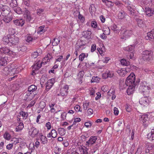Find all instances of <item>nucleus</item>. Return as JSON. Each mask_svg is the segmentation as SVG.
<instances>
[{
    "instance_id": "1",
    "label": "nucleus",
    "mask_w": 154,
    "mask_h": 154,
    "mask_svg": "<svg viewBox=\"0 0 154 154\" xmlns=\"http://www.w3.org/2000/svg\"><path fill=\"white\" fill-rule=\"evenodd\" d=\"M3 41L5 45L8 44L10 46L16 45L18 43L19 39L14 35H7L3 38Z\"/></svg>"
},
{
    "instance_id": "2",
    "label": "nucleus",
    "mask_w": 154,
    "mask_h": 154,
    "mask_svg": "<svg viewBox=\"0 0 154 154\" xmlns=\"http://www.w3.org/2000/svg\"><path fill=\"white\" fill-rule=\"evenodd\" d=\"M4 54L8 55L12 57H14L17 55L16 53L7 47L0 48V54Z\"/></svg>"
},
{
    "instance_id": "3",
    "label": "nucleus",
    "mask_w": 154,
    "mask_h": 154,
    "mask_svg": "<svg viewBox=\"0 0 154 154\" xmlns=\"http://www.w3.org/2000/svg\"><path fill=\"white\" fill-rule=\"evenodd\" d=\"M135 76L133 73H131L127 77L125 82L126 85H135Z\"/></svg>"
},
{
    "instance_id": "4",
    "label": "nucleus",
    "mask_w": 154,
    "mask_h": 154,
    "mask_svg": "<svg viewBox=\"0 0 154 154\" xmlns=\"http://www.w3.org/2000/svg\"><path fill=\"white\" fill-rule=\"evenodd\" d=\"M150 87L149 86V85L145 81L141 82L139 87V91L141 93H145L148 94L149 90L150 89Z\"/></svg>"
},
{
    "instance_id": "5",
    "label": "nucleus",
    "mask_w": 154,
    "mask_h": 154,
    "mask_svg": "<svg viewBox=\"0 0 154 154\" xmlns=\"http://www.w3.org/2000/svg\"><path fill=\"white\" fill-rule=\"evenodd\" d=\"M134 46L132 45L124 48V50L129 51L128 54L127 55V57L128 59H131L133 58L134 56Z\"/></svg>"
},
{
    "instance_id": "6",
    "label": "nucleus",
    "mask_w": 154,
    "mask_h": 154,
    "mask_svg": "<svg viewBox=\"0 0 154 154\" xmlns=\"http://www.w3.org/2000/svg\"><path fill=\"white\" fill-rule=\"evenodd\" d=\"M153 53L150 51H145L143 52L142 59L145 61H149L152 59Z\"/></svg>"
},
{
    "instance_id": "7",
    "label": "nucleus",
    "mask_w": 154,
    "mask_h": 154,
    "mask_svg": "<svg viewBox=\"0 0 154 154\" xmlns=\"http://www.w3.org/2000/svg\"><path fill=\"white\" fill-rule=\"evenodd\" d=\"M121 33V38L125 40L130 37L132 34V32L131 30L124 29L122 30Z\"/></svg>"
},
{
    "instance_id": "8",
    "label": "nucleus",
    "mask_w": 154,
    "mask_h": 154,
    "mask_svg": "<svg viewBox=\"0 0 154 154\" xmlns=\"http://www.w3.org/2000/svg\"><path fill=\"white\" fill-rule=\"evenodd\" d=\"M39 130L34 127H32L29 129V134L32 137L34 138L37 137L39 135Z\"/></svg>"
},
{
    "instance_id": "9",
    "label": "nucleus",
    "mask_w": 154,
    "mask_h": 154,
    "mask_svg": "<svg viewBox=\"0 0 154 154\" xmlns=\"http://www.w3.org/2000/svg\"><path fill=\"white\" fill-rule=\"evenodd\" d=\"M140 120L142 122L143 125L147 127L149 124V119L147 115H143L140 117Z\"/></svg>"
},
{
    "instance_id": "10",
    "label": "nucleus",
    "mask_w": 154,
    "mask_h": 154,
    "mask_svg": "<svg viewBox=\"0 0 154 154\" xmlns=\"http://www.w3.org/2000/svg\"><path fill=\"white\" fill-rule=\"evenodd\" d=\"M13 22L14 24L16 26H23L25 21L23 19L19 18L14 20Z\"/></svg>"
},
{
    "instance_id": "11",
    "label": "nucleus",
    "mask_w": 154,
    "mask_h": 154,
    "mask_svg": "<svg viewBox=\"0 0 154 154\" xmlns=\"http://www.w3.org/2000/svg\"><path fill=\"white\" fill-rule=\"evenodd\" d=\"M11 7L14 11L17 14H20L23 13V11L20 7L17 6V3H13L11 4Z\"/></svg>"
},
{
    "instance_id": "12",
    "label": "nucleus",
    "mask_w": 154,
    "mask_h": 154,
    "mask_svg": "<svg viewBox=\"0 0 154 154\" xmlns=\"http://www.w3.org/2000/svg\"><path fill=\"white\" fill-rule=\"evenodd\" d=\"M140 104L143 106H147L149 104V100L147 97H142L139 101Z\"/></svg>"
},
{
    "instance_id": "13",
    "label": "nucleus",
    "mask_w": 154,
    "mask_h": 154,
    "mask_svg": "<svg viewBox=\"0 0 154 154\" xmlns=\"http://www.w3.org/2000/svg\"><path fill=\"white\" fill-rule=\"evenodd\" d=\"M69 86L66 85L61 89L60 90V94L63 97H66L68 94Z\"/></svg>"
},
{
    "instance_id": "14",
    "label": "nucleus",
    "mask_w": 154,
    "mask_h": 154,
    "mask_svg": "<svg viewBox=\"0 0 154 154\" xmlns=\"http://www.w3.org/2000/svg\"><path fill=\"white\" fill-rule=\"evenodd\" d=\"M86 48L85 44L81 40L78 41L77 42L75 48L76 50H82Z\"/></svg>"
},
{
    "instance_id": "15",
    "label": "nucleus",
    "mask_w": 154,
    "mask_h": 154,
    "mask_svg": "<svg viewBox=\"0 0 154 154\" xmlns=\"http://www.w3.org/2000/svg\"><path fill=\"white\" fill-rule=\"evenodd\" d=\"M55 82V80L54 78L51 79L48 81L46 86V89L48 91L52 87Z\"/></svg>"
},
{
    "instance_id": "16",
    "label": "nucleus",
    "mask_w": 154,
    "mask_h": 154,
    "mask_svg": "<svg viewBox=\"0 0 154 154\" xmlns=\"http://www.w3.org/2000/svg\"><path fill=\"white\" fill-rule=\"evenodd\" d=\"M36 94L28 91L24 97V100L27 101L30 100L35 97Z\"/></svg>"
},
{
    "instance_id": "17",
    "label": "nucleus",
    "mask_w": 154,
    "mask_h": 154,
    "mask_svg": "<svg viewBox=\"0 0 154 154\" xmlns=\"http://www.w3.org/2000/svg\"><path fill=\"white\" fill-rule=\"evenodd\" d=\"M97 137L95 136H91L89 139L86 142V145L88 146H91L95 143Z\"/></svg>"
},
{
    "instance_id": "18",
    "label": "nucleus",
    "mask_w": 154,
    "mask_h": 154,
    "mask_svg": "<svg viewBox=\"0 0 154 154\" xmlns=\"http://www.w3.org/2000/svg\"><path fill=\"white\" fill-rule=\"evenodd\" d=\"M127 69H120L117 71L118 73L121 76L124 77L127 74L128 72Z\"/></svg>"
},
{
    "instance_id": "19",
    "label": "nucleus",
    "mask_w": 154,
    "mask_h": 154,
    "mask_svg": "<svg viewBox=\"0 0 154 154\" xmlns=\"http://www.w3.org/2000/svg\"><path fill=\"white\" fill-rule=\"evenodd\" d=\"M8 58L6 57H0V66H5L6 65L7 63Z\"/></svg>"
},
{
    "instance_id": "20",
    "label": "nucleus",
    "mask_w": 154,
    "mask_h": 154,
    "mask_svg": "<svg viewBox=\"0 0 154 154\" xmlns=\"http://www.w3.org/2000/svg\"><path fill=\"white\" fill-rule=\"evenodd\" d=\"M57 132L56 130L52 129L51 131L47 135V137L48 138L51 137L53 138H55L57 136Z\"/></svg>"
},
{
    "instance_id": "21",
    "label": "nucleus",
    "mask_w": 154,
    "mask_h": 154,
    "mask_svg": "<svg viewBox=\"0 0 154 154\" xmlns=\"http://www.w3.org/2000/svg\"><path fill=\"white\" fill-rule=\"evenodd\" d=\"M43 63V61L41 63L40 62H38L33 66L32 72H33V73H32V75H34V72L35 70L38 69L41 67L42 66V64Z\"/></svg>"
},
{
    "instance_id": "22",
    "label": "nucleus",
    "mask_w": 154,
    "mask_h": 154,
    "mask_svg": "<svg viewBox=\"0 0 154 154\" xmlns=\"http://www.w3.org/2000/svg\"><path fill=\"white\" fill-rule=\"evenodd\" d=\"M39 135L41 143L43 144H47L48 141L46 136L42 134V133H39Z\"/></svg>"
},
{
    "instance_id": "23",
    "label": "nucleus",
    "mask_w": 154,
    "mask_h": 154,
    "mask_svg": "<svg viewBox=\"0 0 154 154\" xmlns=\"http://www.w3.org/2000/svg\"><path fill=\"white\" fill-rule=\"evenodd\" d=\"M42 53V50L40 48L38 49L36 51L32 53V57L34 58H36L38 56L41 54Z\"/></svg>"
},
{
    "instance_id": "24",
    "label": "nucleus",
    "mask_w": 154,
    "mask_h": 154,
    "mask_svg": "<svg viewBox=\"0 0 154 154\" xmlns=\"http://www.w3.org/2000/svg\"><path fill=\"white\" fill-rule=\"evenodd\" d=\"M113 75V73L112 72L109 70L106 71L105 73L103 74V77L104 79H106L108 77H111Z\"/></svg>"
},
{
    "instance_id": "25",
    "label": "nucleus",
    "mask_w": 154,
    "mask_h": 154,
    "mask_svg": "<svg viewBox=\"0 0 154 154\" xmlns=\"http://www.w3.org/2000/svg\"><path fill=\"white\" fill-rule=\"evenodd\" d=\"M145 10L146 14L148 17H150L154 14V10L153 9L147 8H146Z\"/></svg>"
},
{
    "instance_id": "26",
    "label": "nucleus",
    "mask_w": 154,
    "mask_h": 154,
    "mask_svg": "<svg viewBox=\"0 0 154 154\" xmlns=\"http://www.w3.org/2000/svg\"><path fill=\"white\" fill-rule=\"evenodd\" d=\"M128 86L129 87L127 89V92L128 95H130L134 92L135 85H129Z\"/></svg>"
},
{
    "instance_id": "27",
    "label": "nucleus",
    "mask_w": 154,
    "mask_h": 154,
    "mask_svg": "<svg viewBox=\"0 0 154 154\" xmlns=\"http://www.w3.org/2000/svg\"><path fill=\"white\" fill-rule=\"evenodd\" d=\"M5 7V10H2V11L1 12L2 15L3 16H7L10 13V10L9 8L8 7Z\"/></svg>"
},
{
    "instance_id": "28",
    "label": "nucleus",
    "mask_w": 154,
    "mask_h": 154,
    "mask_svg": "<svg viewBox=\"0 0 154 154\" xmlns=\"http://www.w3.org/2000/svg\"><path fill=\"white\" fill-rule=\"evenodd\" d=\"M146 39L151 40L154 38V29L151 31L147 33V36L146 37Z\"/></svg>"
},
{
    "instance_id": "29",
    "label": "nucleus",
    "mask_w": 154,
    "mask_h": 154,
    "mask_svg": "<svg viewBox=\"0 0 154 154\" xmlns=\"http://www.w3.org/2000/svg\"><path fill=\"white\" fill-rule=\"evenodd\" d=\"M147 137L151 141H154V129H152L150 132L147 134Z\"/></svg>"
},
{
    "instance_id": "30",
    "label": "nucleus",
    "mask_w": 154,
    "mask_h": 154,
    "mask_svg": "<svg viewBox=\"0 0 154 154\" xmlns=\"http://www.w3.org/2000/svg\"><path fill=\"white\" fill-rule=\"evenodd\" d=\"M79 150L81 154H88L87 149L85 146H80L79 147Z\"/></svg>"
},
{
    "instance_id": "31",
    "label": "nucleus",
    "mask_w": 154,
    "mask_h": 154,
    "mask_svg": "<svg viewBox=\"0 0 154 154\" xmlns=\"http://www.w3.org/2000/svg\"><path fill=\"white\" fill-rule=\"evenodd\" d=\"M0 3H4L5 4L6 3H9L11 6V3H17V2L16 0H0Z\"/></svg>"
},
{
    "instance_id": "32",
    "label": "nucleus",
    "mask_w": 154,
    "mask_h": 154,
    "mask_svg": "<svg viewBox=\"0 0 154 154\" xmlns=\"http://www.w3.org/2000/svg\"><path fill=\"white\" fill-rule=\"evenodd\" d=\"M45 27L44 25L40 26L37 30V33L41 34L45 32L46 30L45 29Z\"/></svg>"
},
{
    "instance_id": "33",
    "label": "nucleus",
    "mask_w": 154,
    "mask_h": 154,
    "mask_svg": "<svg viewBox=\"0 0 154 154\" xmlns=\"http://www.w3.org/2000/svg\"><path fill=\"white\" fill-rule=\"evenodd\" d=\"M37 89V87L34 85H31L29 86L28 88V91L31 93H34Z\"/></svg>"
},
{
    "instance_id": "34",
    "label": "nucleus",
    "mask_w": 154,
    "mask_h": 154,
    "mask_svg": "<svg viewBox=\"0 0 154 154\" xmlns=\"http://www.w3.org/2000/svg\"><path fill=\"white\" fill-rule=\"evenodd\" d=\"M24 127L23 124L22 122H20L18 126H17L15 130L16 132H19L21 131Z\"/></svg>"
},
{
    "instance_id": "35",
    "label": "nucleus",
    "mask_w": 154,
    "mask_h": 154,
    "mask_svg": "<svg viewBox=\"0 0 154 154\" xmlns=\"http://www.w3.org/2000/svg\"><path fill=\"white\" fill-rule=\"evenodd\" d=\"M4 17L3 19V20L6 23H8L10 22L12 19V16L8 15L6 16H4Z\"/></svg>"
},
{
    "instance_id": "36",
    "label": "nucleus",
    "mask_w": 154,
    "mask_h": 154,
    "mask_svg": "<svg viewBox=\"0 0 154 154\" xmlns=\"http://www.w3.org/2000/svg\"><path fill=\"white\" fill-rule=\"evenodd\" d=\"M111 29L115 33H119L120 31L119 28L115 24L112 25L111 26Z\"/></svg>"
},
{
    "instance_id": "37",
    "label": "nucleus",
    "mask_w": 154,
    "mask_h": 154,
    "mask_svg": "<svg viewBox=\"0 0 154 154\" xmlns=\"http://www.w3.org/2000/svg\"><path fill=\"white\" fill-rule=\"evenodd\" d=\"M103 34L108 35L110 33V29L108 27H105L103 29Z\"/></svg>"
},
{
    "instance_id": "38",
    "label": "nucleus",
    "mask_w": 154,
    "mask_h": 154,
    "mask_svg": "<svg viewBox=\"0 0 154 154\" xmlns=\"http://www.w3.org/2000/svg\"><path fill=\"white\" fill-rule=\"evenodd\" d=\"M20 114L22 117V118L24 120L26 119L28 116V114L27 112H26L23 111H21L20 112Z\"/></svg>"
},
{
    "instance_id": "39",
    "label": "nucleus",
    "mask_w": 154,
    "mask_h": 154,
    "mask_svg": "<svg viewBox=\"0 0 154 154\" xmlns=\"http://www.w3.org/2000/svg\"><path fill=\"white\" fill-rule=\"evenodd\" d=\"M84 33V36L86 38L89 39L91 38V32L90 31H86L83 32Z\"/></svg>"
},
{
    "instance_id": "40",
    "label": "nucleus",
    "mask_w": 154,
    "mask_h": 154,
    "mask_svg": "<svg viewBox=\"0 0 154 154\" xmlns=\"http://www.w3.org/2000/svg\"><path fill=\"white\" fill-rule=\"evenodd\" d=\"M60 41V40L59 38H54L52 41V45L53 46L57 45L59 43Z\"/></svg>"
},
{
    "instance_id": "41",
    "label": "nucleus",
    "mask_w": 154,
    "mask_h": 154,
    "mask_svg": "<svg viewBox=\"0 0 154 154\" xmlns=\"http://www.w3.org/2000/svg\"><path fill=\"white\" fill-rule=\"evenodd\" d=\"M125 16V12L122 11H120L118 15V17L119 19H122L124 18Z\"/></svg>"
},
{
    "instance_id": "42",
    "label": "nucleus",
    "mask_w": 154,
    "mask_h": 154,
    "mask_svg": "<svg viewBox=\"0 0 154 154\" xmlns=\"http://www.w3.org/2000/svg\"><path fill=\"white\" fill-rule=\"evenodd\" d=\"M4 138L7 140H9L11 138L10 134L8 132H6L3 135Z\"/></svg>"
},
{
    "instance_id": "43",
    "label": "nucleus",
    "mask_w": 154,
    "mask_h": 154,
    "mask_svg": "<svg viewBox=\"0 0 154 154\" xmlns=\"http://www.w3.org/2000/svg\"><path fill=\"white\" fill-rule=\"evenodd\" d=\"M88 56V54H85V53H82L79 56V59L81 61H82L85 57Z\"/></svg>"
},
{
    "instance_id": "44",
    "label": "nucleus",
    "mask_w": 154,
    "mask_h": 154,
    "mask_svg": "<svg viewBox=\"0 0 154 154\" xmlns=\"http://www.w3.org/2000/svg\"><path fill=\"white\" fill-rule=\"evenodd\" d=\"M100 79L97 76H93L91 80V83H98L99 82Z\"/></svg>"
},
{
    "instance_id": "45",
    "label": "nucleus",
    "mask_w": 154,
    "mask_h": 154,
    "mask_svg": "<svg viewBox=\"0 0 154 154\" xmlns=\"http://www.w3.org/2000/svg\"><path fill=\"white\" fill-rule=\"evenodd\" d=\"M141 40L140 38H137L134 40L133 42V45L134 47L137 45H138L140 44L141 42Z\"/></svg>"
},
{
    "instance_id": "46",
    "label": "nucleus",
    "mask_w": 154,
    "mask_h": 154,
    "mask_svg": "<svg viewBox=\"0 0 154 154\" xmlns=\"http://www.w3.org/2000/svg\"><path fill=\"white\" fill-rule=\"evenodd\" d=\"M20 139V138H14L12 139L11 141V143H12L13 145L14 144L16 145L19 143V139Z\"/></svg>"
},
{
    "instance_id": "47",
    "label": "nucleus",
    "mask_w": 154,
    "mask_h": 154,
    "mask_svg": "<svg viewBox=\"0 0 154 154\" xmlns=\"http://www.w3.org/2000/svg\"><path fill=\"white\" fill-rule=\"evenodd\" d=\"M58 131L61 136L64 135L66 133L65 130L62 128H59L58 130Z\"/></svg>"
},
{
    "instance_id": "48",
    "label": "nucleus",
    "mask_w": 154,
    "mask_h": 154,
    "mask_svg": "<svg viewBox=\"0 0 154 154\" xmlns=\"http://www.w3.org/2000/svg\"><path fill=\"white\" fill-rule=\"evenodd\" d=\"M89 10L91 14H92L93 13H94L96 11V8L94 5H91L89 8Z\"/></svg>"
},
{
    "instance_id": "49",
    "label": "nucleus",
    "mask_w": 154,
    "mask_h": 154,
    "mask_svg": "<svg viewBox=\"0 0 154 154\" xmlns=\"http://www.w3.org/2000/svg\"><path fill=\"white\" fill-rule=\"evenodd\" d=\"M137 24L138 26L140 27H142L144 25L143 20L140 19H138L137 20Z\"/></svg>"
},
{
    "instance_id": "50",
    "label": "nucleus",
    "mask_w": 154,
    "mask_h": 154,
    "mask_svg": "<svg viewBox=\"0 0 154 154\" xmlns=\"http://www.w3.org/2000/svg\"><path fill=\"white\" fill-rule=\"evenodd\" d=\"M120 62L121 64L123 65L128 66L130 64L129 62H127L126 60L125 59H122Z\"/></svg>"
},
{
    "instance_id": "51",
    "label": "nucleus",
    "mask_w": 154,
    "mask_h": 154,
    "mask_svg": "<svg viewBox=\"0 0 154 154\" xmlns=\"http://www.w3.org/2000/svg\"><path fill=\"white\" fill-rule=\"evenodd\" d=\"M17 48L18 50L19 51H21L23 52H24L27 49L26 47L25 46H22V47H17Z\"/></svg>"
},
{
    "instance_id": "52",
    "label": "nucleus",
    "mask_w": 154,
    "mask_h": 154,
    "mask_svg": "<svg viewBox=\"0 0 154 154\" xmlns=\"http://www.w3.org/2000/svg\"><path fill=\"white\" fill-rule=\"evenodd\" d=\"M9 35H14L15 33V29L12 28H10L8 30Z\"/></svg>"
},
{
    "instance_id": "53",
    "label": "nucleus",
    "mask_w": 154,
    "mask_h": 154,
    "mask_svg": "<svg viewBox=\"0 0 154 154\" xmlns=\"http://www.w3.org/2000/svg\"><path fill=\"white\" fill-rule=\"evenodd\" d=\"M45 126L47 128V131H48L51 128V123L49 122H47L45 124Z\"/></svg>"
},
{
    "instance_id": "54",
    "label": "nucleus",
    "mask_w": 154,
    "mask_h": 154,
    "mask_svg": "<svg viewBox=\"0 0 154 154\" xmlns=\"http://www.w3.org/2000/svg\"><path fill=\"white\" fill-rule=\"evenodd\" d=\"M58 65L56 64H55L51 70L49 71V73H54V69H57L58 67Z\"/></svg>"
},
{
    "instance_id": "55",
    "label": "nucleus",
    "mask_w": 154,
    "mask_h": 154,
    "mask_svg": "<svg viewBox=\"0 0 154 154\" xmlns=\"http://www.w3.org/2000/svg\"><path fill=\"white\" fill-rule=\"evenodd\" d=\"M24 15H26L27 17H28V15L29 14L30 12L26 8H25L23 9V11Z\"/></svg>"
},
{
    "instance_id": "56",
    "label": "nucleus",
    "mask_w": 154,
    "mask_h": 154,
    "mask_svg": "<svg viewBox=\"0 0 154 154\" xmlns=\"http://www.w3.org/2000/svg\"><path fill=\"white\" fill-rule=\"evenodd\" d=\"M78 18L81 22L83 23L84 22L85 20V17L80 13L78 16Z\"/></svg>"
},
{
    "instance_id": "57",
    "label": "nucleus",
    "mask_w": 154,
    "mask_h": 154,
    "mask_svg": "<svg viewBox=\"0 0 154 154\" xmlns=\"http://www.w3.org/2000/svg\"><path fill=\"white\" fill-rule=\"evenodd\" d=\"M81 121V119L79 118H76L74 119L73 122V125H76L77 123L80 122Z\"/></svg>"
},
{
    "instance_id": "58",
    "label": "nucleus",
    "mask_w": 154,
    "mask_h": 154,
    "mask_svg": "<svg viewBox=\"0 0 154 154\" xmlns=\"http://www.w3.org/2000/svg\"><path fill=\"white\" fill-rule=\"evenodd\" d=\"M74 108L75 111L77 112H82V110H80V107L79 105H76L74 106Z\"/></svg>"
},
{
    "instance_id": "59",
    "label": "nucleus",
    "mask_w": 154,
    "mask_h": 154,
    "mask_svg": "<svg viewBox=\"0 0 154 154\" xmlns=\"http://www.w3.org/2000/svg\"><path fill=\"white\" fill-rule=\"evenodd\" d=\"M126 109L128 112H130L131 110V107L129 104H127L126 105Z\"/></svg>"
},
{
    "instance_id": "60",
    "label": "nucleus",
    "mask_w": 154,
    "mask_h": 154,
    "mask_svg": "<svg viewBox=\"0 0 154 154\" xmlns=\"http://www.w3.org/2000/svg\"><path fill=\"white\" fill-rule=\"evenodd\" d=\"M91 25L92 27L93 28H96L97 26V23L95 21H92L91 23Z\"/></svg>"
},
{
    "instance_id": "61",
    "label": "nucleus",
    "mask_w": 154,
    "mask_h": 154,
    "mask_svg": "<svg viewBox=\"0 0 154 154\" xmlns=\"http://www.w3.org/2000/svg\"><path fill=\"white\" fill-rule=\"evenodd\" d=\"M89 91H90V94L91 96H93L94 95L95 93V90L93 88H90L89 89Z\"/></svg>"
},
{
    "instance_id": "62",
    "label": "nucleus",
    "mask_w": 154,
    "mask_h": 154,
    "mask_svg": "<svg viewBox=\"0 0 154 154\" xmlns=\"http://www.w3.org/2000/svg\"><path fill=\"white\" fill-rule=\"evenodd\" d=\"M89 105V102H86L83 103V106L84 109L85 110H87Z\"/></svg>"
},
{
    "instance_id": "63",
    "label": "nucleus",
    "mask_w": 154,
    "mask_h": 154,
    "mask_svg": "<svg viewBox=\"0 0 154 154\" xmlns=\"http://www.w3.org/2000/svg\"><path fill=\"white\" fill-rule=\"evenodd\" d=\"M45 106V103L43 101L41 102L39 104V107L41 109L44 108Z\"/></svg>"
},
{
    "instance_id": "64",
    "label": "nucleus",
    "mask_w": 154,
    "mask_h": 154,
    "mask_svg": "<svg viewBox=\"0 0 154 154\" xmlns=\"http://www.w3.org/2000/svg\"><path fill=\"white\" fill-rule=\"evenodd\" d=\"M96 49V46L95 44H92L91 46V51L92 52H94Z\"/></svg>"
}]
</instances>
